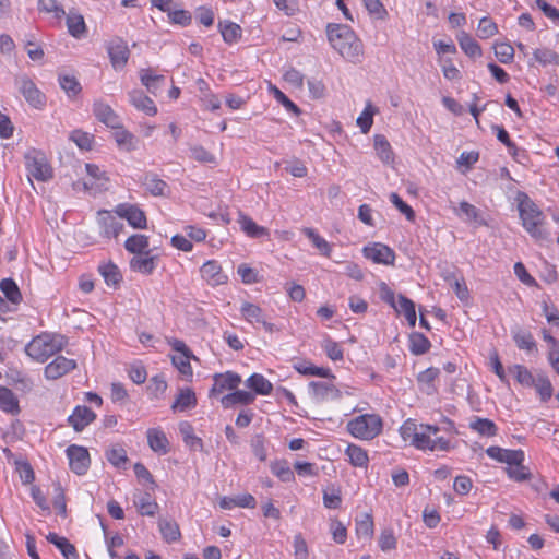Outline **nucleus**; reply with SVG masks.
Listing matches in <instances>:
<instances>
[{
    "instance_id": "nucleus-46",
    "label": "nucleus",
    "mask_w": 559,
    "mask_h": 559,
    "mask_svg": "<svg viewBox=\"0 0 559 559\" xmlns=\"http://www.w3.org/2000/svg\"><path fill=\"white\" fill-rule=\"evenodd\" d=\"M512 337L520 349L526 352L536 349V342L530 331L516 329L515 331H512Z\"/></svg>"
},
{
    "instance_id": "nucleus-20",
    "label": "nucleus",
    "mask_w": 559,
    "mask_h": 559,
    "mask_svg": "<svg viewBox=\"0 0 559 559\" xmlns=\"http://www.w3.org/2000/svg\"><path fill=\"white\" fill-rule=\"evenodd\" d=\"M25 166L29 175H46L49 170L47 158L41 151L32 148L26 152Z\"/></svg>"
},
{
    "instance_id": "nucleus-37",
    "label": "nucleus",
    "mask_w": 559,
    "mask_h": 559,
    "mask_svg": "<svg viewBox=\"0 0 559 559\" xmlns=\"http://www.w3.org/2000/svg\"><path fill=\"white\" fill-rule=\"evenodd\" d=\"M108 177H84L82 190L84 193L96 197L107 190Z\"/></svg>"
},
{
    "instance_id": "nucleus-3",
    "label": "nucleus",
    "mask_w": 559,
    "mask_h": 559,
    "mask_svg": "<svg viewBox=\"0 0 559 559\" xmlns=\"http://www.w3.org/2000/svg\"><path fill=\"white\" fill-rule=\"evenodd\" d=\"M326 35L331 46L349 62L359 63L364 57L362 41L346 25L329 24Z\"/></svg>"
},
{
    "instance_id": "nucleus-7",
    "label": "nucleus",
    "mask_w": 559,
    "mask_h": 559,
    "mask_svg": "<svg viewBox=\"0 0 559 559\" xmlns=\"http://www.w3.org/2000/svg\"><path fill=\"white\" fill-rule=\"evenodd\" d=\"M114 214V211L111 212L107 210H99L97 212L96 219L99 227V235L105 239L117 238L124 228L120 218Z\"/></svg>"
},
{
    "instance_id": "nucleus-2",
    "label": "nucleus",
    "mask_w": 559,
    "mask_h": 559,
    "mask_svg": "<svg viewBox=\"0 0 559 559\" xmlns=\"http://www.w3.org/2000/svg\"><path fill=\"white\" fill-rule=\"evenodd\" d=\"M521 224L525 231L537 242L551 240L545 215L537 204L525 193L519 191L515 195Z\"/></svg>"
},
{
    "instance_id": "nucleus-23",
    "label": "nucleus",
    "mask_w": 559,
    "mask_h": 559,
    "mask_svg": "<svg viewBox=\"0 0 559 559\" xmlns=\"http://www.w3.org/2000/svg\"><path fill=\"white\" fill-rule=\"evenodd\" d=\"M147 443L152 451L158 454H167L169 451V441L166 433L160 428H150L146 431Z\"/></svg>"
},
{
    "instance_id": "nucleus-15",
    "label": "nucleus",
    "mask_w": 559,
    "mask_h": 559,
    "mask_svg": "<svg viewBox=\"0 0 559 559\" xmlns=\"http://www.w3.org/2000/svg\"><path fill=\"white\" fill-rule=\"evenodd\" d=\"M75 368L76 361L74 359L57 356L45 367V377L50 380H57Z\"/></svg>"
},
{
    "instance_id": "nucleus-31",
    "label": "nucleus",
    "mask_w": 559,
    "mask_h": 559,
    "mask_svg": "<svg viewBox=\"0 0 559 559\" xmlns=\"http://www.w3.org/2000/svg\"><path fill=\"white\" fill-rule=\"evenodd\" d=\"M246 385L255 394L269 395L273 390V384L261 373H253L246 380Z\"/></svg>"
},
{
    "instance_id": "nucleus-28",
    "label": "nucleus",
    "mask_w": 559,
    "mask_h": 559,
    "mask_svg": "<svg viewBox=\"0 0 559 559\" xmlns=\"http://www.w3.org/2000/svg\"><path fill=\"white\" fill-rule=\"evenodd\" d=\"M46 538L49 543L53 544L59 549L64 559H80L75 546L71 544L66 537L50 532Z\"/></svg>"
},
{
    "instance_id": "nucleus-11",
    "label": "nucleus",
    "mask_w": 559,
    "mask_h": 559,
    "mask_svg": "<svg viewBox=\"0 0 559 559\" xmlns=\"http://www.w3.org/2000/svg\"><path fill=\"white\" fill-rule=\"evenodd\" d=\"M365 258L378 264L393 265L395 252L386 245L376 242L362 250Z\"/></svg>"
},
{
    "instance_id": "nucleus-55",
    "label": "nucleus",
    "mask_w": 559,
    "mask_h": 559,
    "mask_svg": "<svg viewBox=\"0 0 559 559\" xmlns=\"http://www.w3.org/2000/svg\"><path fill=\"white\" fill-rule=\"evenodd\" d=\"M323 506L328 509H338L342 504L340 487L331 486L323 490Z\"/></svg>"
},
{
    "instance_id": "nucleus-4",
    "label": "nucleus",
    "mask_w": 559,
    "mask_h": 559,
    "mask_svg": "<svg viewBox=\"0 0 559 559\" xmlns=\"http://www.w3.org/2000/svg\"><path fill=\"white\" fill-rule=\"evenodd\" d=\"M67 337L57 333H41L35 336L25 347L26 354L38 362H45L61 352L67 345Z\"/></svg>"
},
{
    "instance_id": "nucleus-61",
    "label": "nucleus",
    "mask_w": 559,
    "mask_h": 559,
    "mask_svg": "<svg viewBox=\"0 0 559 559\" xmlns=\"http://www.w3.org/2000/svg\"><path fill=\"white\" fill-rule=\"evenodd\" d=\"M510 371L514 374L520 384L525 386L534 385L535 379L526 367L522 365H514L510 368Z\"/></svg>"
},
{
    "instance_id": "nucleus-1",
    "label": "nucleus",
    "mask_w": 559,
    "mask_h": 559,
    "mask_svg": "<svg viewBox=\"0 0 559 559\" xmlns=\"http://www.w3.org/2000/svg\"><path fill=\"white\" fill-rule=\"evenodd\" d=\"M440 428L429 424H417L413 419H407L400 428L401 437L409 442L414 448L421 451H449L450 441L443 437H438Z\"/></svg>"
},
{
    "instance_id": "nucleus-10",
    "label": "nucleus",
    "mask_w": 559,
    "mask_h": 559,
    "mask_svg": "<svg viewBox=\"0 0 559 559\" xmlns=\"http://www.w3.org/2000/svg\"><path fill=\"white\" fill-rule=\"evenodd\" d=\"M308 389L311 399L317 403L326 400H338L342 396L341 391L332 382L311 381Z\"/></svg>"
},
{
    "instance_id": "nucleus-33",
    "label": "nucleus",
    "mask_w": 559,
    "mask_h": 559,
    "mask_svg": "<svg viewBox=\"0 0 559 559\" xmlns=\"http://www.w3.org/2000/svg\"><path fill=\"white\" fill-rule=\"evenodd\" d=\"M302 234L312 242V246L324 257L330 258L332 246L318 231L311 227L302 228Z\"/></svg>"
},
{
    "instance_id": "nucleus-63",
    "label": "nucleus",
    "mask_w": 559,
    "mask_h": 559,
    "mask_svg": "<svg viewBox=\"0 0 559 559\" xmlns=\"http://www.w3.org/2000/svg\"><path fill=\"white\" fill-rule=\"evenodd\" d=\"M61 88L69 97H74L81 92V84L74 76L62 75L59 78Z\"/></svg>"
},
{
    "instance_id": "nucleus-54",
    "label": "nucleus",
    "mask_w": 559,
    "mask_h": 559,
    "mask_svg": "<svg viewBox=\"0 0 559 559\" xmlns=\"http://www.w3.org/2000/svg\"><path fill=\"white\" fill-rule=\"evenodd\" d=\"M142 186L152 195H164L167 190V185L158 177H143Z\"/></svg>"
},
{
    "instance_id": "nucleus-5",
    "label": "nucleus",
    "mask_w": 559,
    "mask_h": 559,
    "mask_svg": "<svg viewBox=\"0 0 559 559\" xmlns=\"http://www.w3.org/2000/svg\"><path fill=\"white\" fill-rule=\"evenodd\" d=\"M383 428L382 418L378 414L359 415L347 423L348 432L356 439L372 440Z\"/></svg>"
},
{
    "instance_id": "nucleus-59",
    "label": "nucleus",
    "mask_w": 559,
    "mask_h": 559,
    "mask_svg": "<svg viewBox=\"0 0 559 559\" xmlns=\"http://www.w3.org/2000/svg\"><path fill=\"white\" fill-rule=\"evenodd\" d=\"M38 9L39 11L53 13L55 19L58 21L66 15V11L58 0H38Z\"/></svg>"
},
{
    "instance_id": "nucleus-48",
    "label": "nucleus",
    "mask_w": 559,
    "mask_h": 559,
    "mask_svg": "<svg viewBox=\"0 0 559 559\" xmlns=\"http://www.w3.org/2000/svg\"><path fill=\"white\" fill-rule=\"evenodd\" d=\"M134 503L140 514L145 516H154L159 509L158 503L147 492L142 495Z\"/></svg>"
},
{
    "instance_id": "nucleus-35",
    "label": "nucleus",
    "mask_w": 559,
    "mask_h": 559,
    "mask_svg": "<svg viewBox=\"0 0 559 559\" xmlns=\"http://www.w3.org/2000/svg\"><path fill=\"white\" fill-rule=\"evenodd\" d=\"M115 129L114 139L120 150L130 152L136 148L138 139L131 132L123 129L121 123Z\"/></svg>"
},
{
    "instance_id": "nucleus-45",
    "label": "nucleus",
    "mask_w": 559,
    "mask_h": 559,
    "mask_svg": "<svg viewBox=\"0 0 559 559\" xmlns=\"http://www.w3.org/2000/svg\"><path fill=\"white\" fill-rule=\"evenodd\" d=\"M221 34L223 36V39L227 44H234L238 41L241 37L242 31L241 27L230 21H224L219 22L218 24Z\"/></svg>"
},
{
    "instance_id": "nucleus-49",
    "label": "nucleus",
    "mask_w": 559,
    "mask_h": 559,
    "mask_svg": "<svg viewBox=\"0 0 559 559\" xmlns=\"http://www.w3.org/2000/svg\"><path fill=\"white\" fill-rule=\"evenodd\" d=\"M106 459L116 468H126L128 463L127 451L121 445H114L106 451Z\"/></svg>"
},
{
    "instance_id": "nucleus-53",
    "label": "nucleus",
    "mask_w": 559,
    "mask_h": 559,
    "mask_svg": "<svg viewBox=\"0 0 559 559\" xmlns=\"http://www.w3.org/2000/svg\"><path fill=\"white\" fill-rule=\"evenodd\" d=\"M374 148L382 162L388 164L393 160L391 145L384 135L378 134L374 136Z\"/></svg>"
},
{
    "instance_id": "nucleus-47",
    "label": "nucleus",
    "mask_w": 559,
    "mask_h": 559,
    "mask_svg": "<svg viewBox=\"0 0 559 559\" xmlns=\"http://www.w3.org/2000/svg\"><path fill=\"white\" fill-rule=\"evenodd\" d=\"M158 525L160 534L166 543H175L180 538V530L176 522L162 519L159 520Z\"/></svg>"
},
{
    "instance_id": "nucleus-12",
    "label": "nucleus",
    "mask_w": 559,
    "mask_h": 559,
    "mask_svg": "<svg viewBox=\"0 0 559 559\" xmlns=\"http://www.w3.org/2000/svg\"><path fill=\"white\" fill-rule=\"evenodd\" d=\"M107 51L115 69H122L127 64L130 50L122 38L110 40L107 45Z\"/></svg>"
},
{
    "instance_id": "nucleus-22",
    "label": "nucleus",
    "mask_w": 559,
    "mask_h": 559,
    "mask_svg": "<svg viewBox=\"0 0 559 559\" xmlns=\"http://www.w3.org/2000/svg\"><path fill=\"white\" fill-rule=\"evenodd\" d=\"M455 214L462 218L465 223H473L476 226H487V221L480 213V211L473 204L462 201L459 207L454 210Z\"/></svg>"
},
{
    "instance_id": "nucleus-42",
    "label": "nucleus",
    "mask_w": 559,
    "mask_h": 559,
    "mask_svg": "<svg viewBox=\"0 0 559 559\" xmlns=\"http://www.w3.org/2000/svg\"><path fill=\"white\" fill-rule=\"evenodd\" d=\"M100 275L104 277L108 286H118L122 280V275L116 264L112 262L103 263L98 266Z\"/></svg>"
},
{
    "instance_id": "nucleus-39",
    "label": "nucleus",
    "mask_w": 559,
    "mask_h": 559,
    "mask_svg": "<svg viewBox=\"0 0 559 559\" xmlns=\"http://www.w3.org/2000/svg\"><path fill=\"white\" fill-rule=\"evenodd\" d=\"M238 223L241 230L251 238H260L267 235L266 228L259 226L252 218L245 214H239Z\"/></svg>"
},
{
    "instance_id": "nucleus-16",
    "label": "nucleus",
    "mask_w": 559,
    "mask_h": 559,
    "mask_svg": "<svg viewBox=\"0 0 559 559\" xmlns=\"http://www.w3.org/2000/svg\"><path fill=\"white\" fill-rule=\"evenodd\" d=\"M96 419V414L85 405L74 407L72 414L68 417V424L76 431H83L90 424Z\"/></svg>"
},
{
    "instance_id": "nucleus-41",
    "label": "nucleus",
    "mask_w": 559,
    "mask_h": 559,
    "mask_svg": "<svg viewBox=\"0 0 559 559\" xmlns=\"http://www.w3.org/2000/svg\"><path fill=\"white\" fill-rule=\"evenodd\" d=\"M457 41L461 49L469 57L476 58L481 56V48L479 44L466 32L457 34Z\"/></svg>"
},
{
    "instance_id": "nucleus-30",
    "label": "nucleus",
    "mask_w": 559,
    "mask_h": 559,
    "mask_svg": "<svg viewBox=\"0 0 559 559\" xmlns=\"http://www.w3.org/2000/svg\"><path fill=\"white\" fill-rule=\"evenodd\" d=\"M294 369L304 376L320 377L332 380L335 379V376L332 373L331 369L317 367L308 361H299L294 364Z\"/></svg>"
},
{
    "instance_id": "nucleus-43",
    "label": "nucleus",
    "mask_w": 559,
    "mask_h": 559,
    "mask_svg": "<svg viewBox=\"0 0 559 559\" xmlns=\"http://www.w3.org/2000/svg\"><path fill=\"white\" fill-rule=\"evenodd\" d=\"M67 27L69 33L75 38H81L86 33L84 17L72 11L67 14Z\"/></svg>"
},
{
    "instance_id": "nucleus-34",
    "label": "nucleus",
    "mask_w": 559,
    "mask_h": 559,
    "mask_svg": "<svg viewBox=\"0 0 559 559\" xmlns=\"http://www.w3.org/2000/svg\"><path fill=\"white\" fill-rule=\"evenodd\" d=\"M140 80L151 94L156 95L165 82V76L154 74L150 69H142Z\"/></svg>"
},
{
    "instance_id": "nucleus-24",
    "label": "nucleus",
    "mask_w": 559,
    "mask_h": 559,
    "mask_svg": "<svg viewBox=\"0 0 559 559\" xmlns=\"http://www.w3.org/2000/svg\"><path fill=\"white\" fill-rule=\"evenodd\" d=\"M254 393L236 389L234 392L224 395L221 399V403L223 407L230 408L236 405H250L254 402Z\"/></svg>"
},
{
    "instance_id": "nucleus-62",
    "label": "nucleus",
    "mask_w": 559,
    "mask_h": 559,
    "mask_svg": "<svg viewBox=\"0 0 559 559\" xmlns=\"http://www.w3.org/2000/svg\"><path fill=\"white\" fill-rule=\"evenodd\" d=\"M534 386L543 402H547L551 397L554 389H552V384H551L550 380L548 379V377H546V376L538 377V379L534 382Z\"/></svg>"
},
{
    "instance_id": "nucleus-51",
    "label": "nucleus",
    "mask_w": 559,
    "mask_h": 559,
    "mask_svg": "<svg viewBox=\"0 0 559 559\" xmlns=\"http://www.w3.org/2000/svg\"><path fill=\"white\" fill-rule=\"evenodd\" d=\"M374 524L369 513H364L360 519L356 520V534L358 538L370 539L373 535Z\"/></svg>"
},
{
    "instance_id": "nucleus-17",
    "label": "nucleus",
    "mask_w": 559,
    "mask_h": 559,
    "mask_svg": "<svg viewBox=\"0 0 559 559\" xmlns=\"http://www.w3.org/2000/svg\"><path fill=\"white\" fill-rule=\"evenodd\" d=\"M486 454L498 462L507 463L509 466L523 463L524 452L522 450H509L497 445L486 449Z\"/></svg>"
},
{
    "instance_id": "nucleus-6",
    "label": "nucleus",
    "mask_w": 559,
    "mask_h": 559,
    "mask_svg": "<svg viewBox=\"0 0 559 559\" xmlns=\"http://www.w3.org/2000/svg\"><path fill=\"white\" fill-rule=\"evenodd\" d=\"M15 85L29 106L35 109H43L46 106L45 94L27 75L16 78Z\"/></svg>"
},
{
    "instance_id": "nucleus-13",
    "label": "nucleus",
    "mask_w": 559,
    "mask_h": 559,
    "mask_svg": "<svg viewBox=\"0 0 559 559\" xmlns=\"http://www.w3.org/2000/svg\"><path fill=\"white\" fill-rule=\"evenodd\" d=\"M201 277L210 286H219L226 284L228 276L223 272L221 264L216 260H209L200 269Z\"/></svg>"
},
{
    "instance_id": "nucleus-56",
    "label": "nucleus",
    "mask_w": 559,
    "mask_h": 559,
    "mask_svg": "<svg viewBox=\"0 0 559 559\" xmlns=\"http://www.w3.org/2000/svg\"><path fill=\"white\" fill-rule=\"evenodd\" d=\"M69 139L74 142L79 148L81 150H85V151H90L93 146V143H94V136L88 133V132H84L82 130H73L70 135H69Z\"/></svg>"
},
{
    "instance_id": "nucleus-27",
    "label": "nucleus",
    "mask_w": 559,
    "mask_h": 559,
    "mask_svg": "<svg viewBox=\"0 0 559 559\" xmlns=\"http://www.w3.org/2000/svg\"><path fill=\"white\" fill-rule=\"evenodd\" d=\"M468 427L481 437H495L498 433L497 425L488 418L473 416L469 420Z\"/></svg>"
},
{
    "instance_id": "nucleus-21",
    "label": "nucleus",
    "mask_w": 559,
    "mask_h": 559,
    "mask_svg": "<svg viewBox=\"0 0 559 559\" xmlns=\"http://www.w3.org/2000/svg\"><path fill=\"white\" fill-rule=\"evenodd\" d=\"M240 313L247 322L251 324L259 323L266 331H273L274 325L264 319L263 310L258 305L246 301L240 307Z\"/></svg>"
},
{
    "instance_id": "nucleus-14",
    "label": "nucleus",
    "mask_w": 559,
    "mask_h": 559,
    "mask_svg": "<svg viewBox=\"0 0 559 559\" xmlns=\"http://www.w3.org/2000/svg\"><path fill=\"white\" fill-rule=\"evenodd\" d=\"M213 381V386L210 390L211 396L219 394L226 390H236L241 383V377L234 371H226L224 373H215Z\"/></svg>"
},
{
    "instance_id": "nucleus-38",
    "label": "nucleus",
    "mask_w": 559,
    "mask_h": 559,
    "mask_svg": "<svg viewBox=\"0 0 559 559\" xmlns=\"http://www.w3.org/2000/svg\"><path fill=\"white\" fill-rule=\"evenodd\" d=\"M0 408L12 415L20 413L19 400L10 389L4 386H0Z\"/></svg>"
},
{
    "instance_id": "nucleus-29",
    "label": "nucleus",
    "mask_w": 559,
    "mask_h": 559,
    "mask_svg": "<svg viewBox=\"0 0 559 559\" xmlns=\"http://www.w3.org/2000/svg\"><path fill=\"white\" fill-rule=\"evenodd\" d=\"M345 454L352 466L367 468L369 464L368 452L361 447L350 443L345 449Z\"/></svg>"
},
{
    "instance_id": "nucleus-50",
    "label": "nucleus",
    "mask_w": 559,
    "mask_h": 559,
    "mask_svg": "<svg viewBox=\"0 0 559 559\" xmlns=\"http://www.w3.org/2000/svg\"><path fill=\"white\" fill-rule=\"evenodd\" d=\"M270 468L271 472L284 483H290L295 479L294 472L285 460L272 462Z\"/></svg>"
},
{
    "instance_id": "nucleus-18",
    "label": "nucleus",
    "mask_w": 559,
    "mask_h": 559,
    "mask_svg": "<svg viewBox=\"0 0 559 559\" xmlns=\"http://www.w3.org/2000/svg\"><path fill=\"white\" fill-rule=\"evenodd\" d=\"M93 114L96 119L108 128H118L121 123L120 117L115 112L110 105L102 99L93 104Z\"/></svg>"
},
{
    "instance_id": "nucleus-36",
    "label": "nucleus",
    "mask_w": 559,
    "mask_h": 559,
    "mask_svg": "<svg viewBox=\"0 0 559 559\" xmlns=\"http://www.w3.org/2000/svg\"><path fill=\"white\" fill-rule=\"evenodd\" d=\"M148 237L143 234H134L124 241V248L134 255L151 251Z\"/></svg>"
},
{
    "instance_id": "nucleus-9",
    "label": "nucleus",
    "mask_w": 559,
    "mask_h": 559,
    "mask_svg": "<svg viewBox=\"0 0 559 559\" xmlns=\"http://www.w3.org/2000/svg\"><path fill=\"white\" fill-rule=\"evenodd\" d=\"M69 459V465L76 475H84L91 464L90 453L86 448L71 444L66 450Z\"/></svg>"
},
{
    "instance_id": "nucleus-64",
    "label": "nucleus",
    "mask_w": 559,
    "mask_h": 559,
    "mask_svg": "<svg viewBox=\"0 0 559 559\" xmlns=\"http://www.w3.org/2000/svg\"><path fill=\"white\" fill-rule=\"evenodd\" d=\"M477 31L480 38L487 39L498 33V26L490 17L485 16L480 19Z\"/></svg>"
},
{
    "instance_id": "nucleus-8",
    "label": "nucleus",
    "mask_w": 559,
    "mask_h": 559,
    "mask_svg": "<svg viewBox=\"0 0 559 559\" xmlns=\"http://www.w3.org/2000/svg\"><path fill=\"white\" fill-rule=\"evenodd\" d=\"M114 212L119 218L126 219L135 229H145L147 227L146 215L136 204L120 203L115 207Z\"/></svg>"
},
{
    "instance_id": "nucleus-44",
    "label": "nucleus",
    "mask_w": 559,
    "mask_h": 559,
    "mask_svg": "<svg viewBox=\"0 0 559 559\" xmlns=\"http://www.w3.org/2000/svg\"><path fill=\"white\" fill-rule=\"evenodd\" d=\"M431 347L430 341L419 332H413L409 335V352L413 355H424L426 354Z\"/></svg>"
},
{
    "instance_id": "nucleus-57",
    "label": "nucleus",
    "mask_w": 559,
    "mask_h": 559,
    "mask_svg": "<svg viewBox=\"0 0 559 559\" xmlns=\"http://www.w3.org/2000/svg\"><path fill=\"white\" fill-rule=\"evenodd\" d=\"M193 357L192 353L187 355L174 356L171 358L173 365L178 371L187 379H191L193 371L190 364V359Z\"/></svg>"
},
{
    "instance_id": "nucleus-60",
    "label": "nucleus",
    "mask_w": 559,
    "mask_h": 559,
    "mask_svg": "<svg viewBox=\"0 0 559 559\" xmlns=\"http://www.w3.org/2000/svg\"><path fill=\"white\" fill-rule=\"evenodd\" d=\"M322 348L326 356L333 361H340L344 358V352L341 345L332 338H325L322 342Z\"/></svg>"
},
{
    "instance_id": "nucleus-52",
    "label": "nucleus",
    "mask_w": 559,
    "mask_h": 559,
    "mask_svg": "<svg viewBox=\"0 0 559 559\" xmlns=\"http://www.w3.org/2000/svg\"><path fill=\"white\" fill-rule=\"evenodd\" d=\"M0 289L5 298L14 305L22 300V295L17 284L12 278H4L0 283Z\"/></svg>"
},
{
    "instance_id": "nucleus-58",
    "label": "nucleus",
    "mask_w": 559,
    "mask_h": 559,
    "mask_svg": "<svg viewBox=\"0 0 559 559\" xmlns=\"http://www.w3.org/2000/svg\"><path fill=\"white\" fill-rule=\"evenodd\" d=\"M533 56L537 62L543 66H559V55L549 48H539L534 50Z\"/></svg>"
},
{
    "instance_id": "nucleus-25",
    "label": "nucleus",
    "mask_w": 559,
    "mask_h": 559,
    "mask_svg": "<svg viewBox=\"0 0 559 559\" xmlns=\"http://www.w3.org/2000/svg\"><path fill=\"white\" fill-rule=\"evenodd\" d=\"M130 103L138 109L148 116H155L157 108L154 102L140 90H133L129 93Z\"/></svg>"
},
{
    "instance_id": "nucleus-40",
    "label": "nucleus",
    "mask_w": 559,
    "mask_h": 559,
    "mask_svg": "<svg viewBox=\"0 0 559 559\" xmlns=\"http://www.w3.org/2000/svg\"><path fill=\"white\" fill-rule=\"evenodd\" d=\"M197 405L195 393L191 389L180 390L177 395L175 402L171 405V409L174 412L179 411L183 412L186 409L192 408Z\"/></svg>"
},
{
    "instance_id": "nucleus-19",
    "label": "nucleus",
    "mask_w": 559,
    "mask_h": 559,
    "mask_svg": "<svg viewBox=\"0 0 559 559\" xmlns=\"http://www.w3.org/2000/svg\"><path fill=\"white\" fill-rule=\"evenodd\" d=\"M158 255L152 254V251L136 254L130 260V269L133 272L151 275L157 267Z\"/></svg>"
},
{
    "instance_id": "nucleus-26",
    "label": "nucleus",
    "mask_w": 559,
    "mask_h": 559,
    "mask_svg": "<svg viewBox=\"0 0 559 559\" xmlns=\"http://www.w3.org/2000/svg\"><path fill=\"white\" fill-rule=\"evenodd\" d=\"M392 308L396 311L397 314H403L411 326H415L417 317L415 302L412 299L400 294L397 295L395 307Z\"/></svg>"
},
{
    "instance_id": "nucleus-32",
    "label": "nucleus",
    "mask_w": 559,
    "mask_h": 559,
    "mask_svg": "<svg viewBox=\"0 0 559 559\" xmlns=\"http://www.w3.org/2000/svg\"><path fill=\"white\" fill-rule=\"evenodd\" d=\"M179 432L182 437L185 444L191 450L202 451L203 441L201 438L195 436L194 429L189 421H181L179 424Z\"/></svg>"
}]
</instances>
